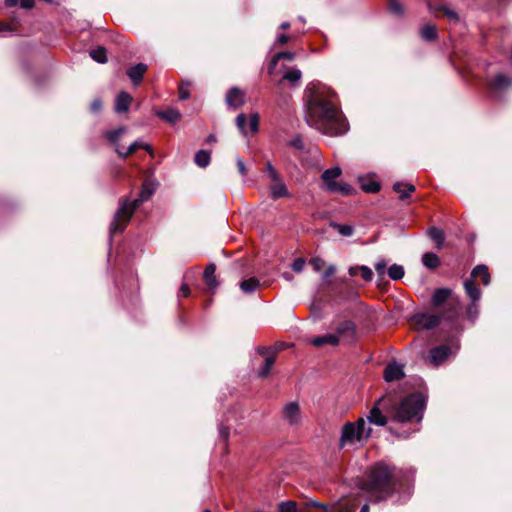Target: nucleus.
I'll return each mask as SVG.
<instances>
[{
    "mask_svg": "<svg viewBox=\"0 0 512 512\" xmlns=\"http://www.w3.org/2000/svg\"><path fill=\"white\" fill-rule=\"evenodd\" d=\"M336 94L309 84L304 91L307 122L325 134L336 136L346 133L348 123L335 103Z\"/></svg>",
    "mask_w": 512,
    "mask_h": 512,
    "instance_id": "1",
    "label": "nucleus"
},
{
    "mask_svg": "<svg viewBox=\"0 0 512 512\" xmlns=\"http://www.w3.org/2000/svg\"><path fill=\"white\" fill-rule=\"evenodd\" d=\"M397 482L396 467L379 462L369 468L366 478L360 481L359 488L371 501L380 502L395 492Z\"/></svg>",
    "mask_w": 512,
    "mask_h": 512,
    "instance_id": "2",
    "label": "nucleus"
},
{
    "mask_svg": "<svg viewBox=\"0 0 512 512\" xmlns=\"http://www.w3.org/2000/svg\"><path fill=\"white\" fill-rule=\"evenodd\" d=\"M425 409V399L421 393H413L403 398L390 410V417L399 423H420Z\"/></svg>",
    "mask_w": 512,
    "mask_h": 512,
    "instance_id": "3",
    "label": "nucleus"
},
{
    "mask_svg": "<svg viewBox=\"0 0 512 512\" xmlns=\"http://www.w3.org/2000/svg\"><path fill=\"white\" fill-rule=\"evenodd\" d=\"M371 432L372 429L366 424L364 418H359L355 422H346L341 428L339 447L342 449L347 446L363 445L370 437Z\"/></svg>",
    "mask_w": 512,
    "mask_h": 512,
    "instance_id": "4",
    "label": "nucleus"
},
{
    "mask_svg": "<svg viewBox=\"0 0 512 512\" xmlns=\"http://www.w3.org/2000/svg\"><path fill=\"white\" fill-rule=\"evenodd\" d=\"M151 194H140L138 199L130 201L125 198L121 203L120 207L115 213L114 219L110 225V234L113 235L118 232H122L125 229L126 224L129 222L135 209L144 201L149 199Z\"/></svg>",
    "mask_w": 512,
    "mask_h": 512,
    "instance_id": "5",
    "label": "nucleus"
},
{
    "mask_svg": "<svg viewBox=\"0 0 512 512\" xmlns=\"http://www.w3.org/2000/svg\"><path fill=\"white\" fill-rule=\"evenodd\" d=\"M263 173L270 182V192H288L281 175L270 161L265 163Z\"/></svg>",
    "mask_w": 512,
    "mask_h": 512,
    "instance_id": "6",
    "label": "nucleus"
},
{
    "mask_svg": "<svg viewBox=\"0 0 512 512\" xmlns=\"http://www.w3.org/2000/svg\"><path fill=\"white\" fill-rule=\"evenodd\" d=\"M511 86L512 78L502 73L496 74L495 77L487 83L488 91L494 97L499 96L502 92H505Z\"/></svg>",
    "mask_w": 512,
    "mask_h": 512,
    "instance_id": "7",
    "label": "nucleus"
},
{
    "mask_svg": "<svg viewBox=\"0 0 512 512\" xmlns=\"http://www.w3.org/2000/svg\"><path fill=\"white\" fill-rule=\"evenodd\" d=\"M452 354V349L448 345H440L432 348L429 352L427 362L432 366H439L444 363Z\"/></svg>",
    "mask_w": 512,
    "mask_h": 512,
    "instance_id": "8",
    "label": "nucleus"
},
{
    "mask_svg": "<svg viewBox=\"0 0 512 512\" xmlns=\"http://www.w3.org/2000/svg\"><path fill=\"white\" fill-rule=\"evenodd\" d=\"M441 315L434 313H417L413 316L414 324L420 329H432L439 325Z\"/></svg>",
    "mask_w": 512,
    "mask_h": 512,
    "instance_id": "9",
    "label": "nucleus"
},
{
    "mask_svg": "<svg viewBox=\"0 0 512 512\" xmlns=\"http://www.w3.org/2000/svg\"><path fill=\"white\" fill-rule=\"evenodd\" d=\"M226 105L233 109H238L245 104V93L238 87H231L225 97Z\"/></svg>",
    "mask_w": 512,
    "mask_h": 512,
    "instance_id": "10",
    "label": "nucleus"
},
{
    "mask_svg": "<svg viewBox=\"0 0 512 512\" xmlns=\"http://www.w3.org/2000/svg\"><path fill=\"white\" fill-rule=\"evenodd\" d=\"M258 351L260 354L265 356V359L262 366L258 370L257 375L260 378H266L275 363L276 353L266 348H261Z\"/></svg>",
    "mask_w": 512,
    "mask_h": 512,
    "instance_id": "11",
    "label": "nucleus"
},
{
    "mask_svg": "<svg viewBox=\"0 0 512 512\" xmlns=\"http://www.w3.org/2000/svg\"><path fill=\"white\" fill-rule=\"evenodd\" d=\"M357 180L363 192H380L382 188L381 183L375 179V175H360Z\"/></svg>",
    "mask_w": 512,
    "mask_h": 512,
    "instance_id": "12",
    "label": "nucleus"
},
{
    "mask_svg": "<svg viewBox=\"0 0 512 512\" xmlns=\"http://www.w3.org/2000/svg\"><path fill=\"white\" fill-rule=\"evenodd\" d=\"M359 502L360 499L357 495H350L347 498H342L332 507L335 512H354Z\"/></svg>",
    "mask_w": 512,
    "mask_h": 512,
    "instance_id": "13",
    "label": "nucleus"
},
{
    "mask_svg": "<svg viewBox=\"0 0 512 512\" xmlns=\"http://www.w3.org/2000/svg\"><path fill=\"white\" fill-rule=\"evenodd\" d=\"M341 173L342 170L338 166L327 169L322 173L321 179L330 192L336 190L338 187V183L335 181V179L338 178Z\"/></svg>",
    "mask_w": 512,
    "mask_h": 512,
    "instance_id": "14",
    "label": "nucleus"
},
{
    "mask_svg": "<svg viewBox=\"0 0 512 512\" xmlns=\"http://www.w3.org/2000/svg\"><path fill=\"white\" fill-rule=\"evenodd\" d=\"M404 376H405V374H404L403 365H401V364H399L397 362L389 363L385 367L384 379L387 382H392V381L400 380Z\"/></svg>",
    "mask_w": 512,
    "mask_h": 512,
    "instance_id": "15",
    "label": "nucleus"
},
{
    "mask_svg": "<svg viewBox=\"0 0 512 512\" xmlns=\"http://www.w3.org/2000/svg\"><path fill=\"white\" fill-rule=\"evenodd\" d=\"M382 403H385L384 398H380L376 402L375 406L370 410L367 416V420L369 423H373L377 426H384L387 423V417L382 414L379 408V405H381Z\"/></svg>",
    "mask_w": 512,
    "mask_h": 512,
    "instance_id": "16",
    "label": "nucleus"
},
{
    "mask_svg": "<svg viewBox=\"0 0 512 512\" xmlns=\"http://www.w3.org/2000/svg\"><path fill=\"white\" fill-rule=\"evenodd\" d=\"M148 66L144 63H138L130 67L126 74L132 81L134 86H138L143 81L144 74L146 73Z\"/></svg>",
    "mask_w": 512,
    "mask_h": 512,
    "instance_id": "17",
    "label": "nucleus"
},
{
    "mask_svg": "<svg viewBox=\"0 0 512 512\" xmlns=\"http://www.w3.org/2000/svg\"><path fill=\"white\" fill-rule=\"evenodd\" d=\"M284 419L290 424L295 425L300 420V409L296 402H290L283 409Z\"/></svg>",
    "mask_w": 512,
    "mask_h": 512,
    "instance_id": "18",
    "label": "nucleus"
},
{
    "mask_svg": "<svg viewBox=\"0 0 512 512\" xmlns=\"http://www.w3.org/2000/svg\"><path fill=\"white\" fill-rule=\"evenodd\" d=\"M138 149H144L146 150L151 156H153V148L152 146L144 143L143 141L141 140H136L134 143H132L128 148L127 150L124 152L120 149H117L116 152L117 154L126 159L127 157L131 156L132 154H134Z\"/></svg>",
    "mask_w": 512,
    "mask_h": 512,
    "instance_id": "19",
    "label": "nucleus"
},
{
    "mask_svg": "<svg viewBox=\"0 0 512 512\" xmlns=\"http://www.w3.org/2000/svg\"><path fill=\"white\" fill-rule=\"evenodd\" d=\"M133 98L125 91H121L115 101V111L118 113L127 112Z\"/></svg>",
    "mask_w": 512,
    "mask_h": 512,
    "instance_id": "20",
    "label": "nucleus"
},
{
    "mask_svg": "<svg viewBox=\"0 0 512 512\" xmlns=\"http://www.w3.org/2000/svg\"><path fill=\"white\" fill-rule=\"evenodd\" d=\"M452 296V291L448 288H439L436 289L432 295V305L434 307H439L447 300H449Z\"/></svg>",
    "mask_w": 512,
    "mask_h": 512,
    "instance_id": "21",
    "label": "nucleus"
},
{
    "mask_svg": "<svg viewBox=\"0 0 512 512\" xmlns=\"http://www.w3.org/2000/svg\"><path fill=\"white\" fill-rule=\"evenodd\" d=\"M310 343L315 347H322L324 345L336 346L339 344V338L335 334H326L311 339Z\"/></svg>",
    "mask_w": 512,
    "mask_h": 512,
    "instance_id": "22",
    "label": "nucleus"
},
{
    "mask_svg": "<svg viewBox=\"0 0 512 512\" xmlns=\"http://www.w3.org/2000/svg\"><path fill=\"white\" fill-rule=\"evenodd\" d=\"M157 117L160 119L170 123L174 124L181 118V113L174 108H168L166 110H160L156 112Z\"/></svg>",
    "mask_w": 512,
    "mask_h": 512,
    "instance_id": "23",
    "label": "nucleus"
},
{
    "mask_svg": "<svg viewBox=\"0 0 512 512\" xmlns=\"http://www.w3.org/2000/svg\"><path fill=\"white\" fill-rule=\"evenodd\" d=\"M465 291L472 302H478L481 298V291L476 286L473 279H467L464 282Z\"/></svg>",
    "mask_w": 512,
    "mask_h": 512,
    "instance_id": "24",
    "label": "nucleus"
},
{
    "mask_svg": "<svg viewBox=\"0 0 512 512\" xmlns=\"http://www.w3.org/2000/svg\"><path fill=\"white\" fill-rule=\"evenodd\" d=\"M420 36L427 42H433L438 38L437 28L433 24H425L420 29Z\"/></svg>",
    "mask_w": 512,
    "mask_h": 512,
    "instance_id": "25",
    "label": "nucleus"
},
{
    "mask_svg": "<svg viewBox=\"0 0 512 512\" xmlns=\"http://www.w3.org/2000/svg\"><path fill=\"white\" fill-rule=\"evenodd\" d=\"M429 238L436 243V247L440 249L445 241V234L443 230L437 227H431L427 230Z\"/></svg>",
    "mask_w": 512,
    "mask_h": 512,
    "instance_id": "26",
    "label": "nucleus"
},
{
    "mask_svg": "<svg viewBox=\"0 0 512 512\" xmlns=\"http://www.w3.org/2000/svg\"><path fill=\"white\" fill-rule=\"evenodd\" d=\"M211 161V152L208 150H199L194 156V162L200 168H206Z\"/></svg>",
    "mask_w": 512,
    "mask_h": 512,
    "instance_id": "27",
    "label": "nucleus"
},
{
    "mask_svg": "<svg viewBox=\"0 0 512 512\" xmlns=\"http://www.w3.org/2000/svg\"><path fill=\"white\" fill-rule=\"evenodd\" d=\"M472 278H481L484 285H488L490 282V274L488 268L485 265L476 266L471 272Z\"/></svg>",
    "mask_w": 512,
    "mask_h": 512,
    "instance_id": "28",
    "label": "nucleus"
},
{
    "mask_svg": "<svg viewBox=\"0 0 512 512\" xmlns=\"http://www.w3.org/2000/svg\"><path fill=\"white\" fill-rule=\"evenodd\" d=\"M215 271L216 266L213 263L209 264L204 271V280L211 289H215L218 285L215 277Z\"/></svg>",
    "mask_w": 512,
    "mask_h": 512,
    "instance_id": "29",
    "label": "nucleus"
},
{
    "mask_svg": "<svg viewBox=\"0 0 512 512\" xmlns=\"http://www.w3.org/2000/svg\"><path fill=\"white\" fill-rule=\"evenodd\" d=\"M422 263L429 269H435L440 265V259L435 253L427 252L422 256Z\"/></svg>",
    "mask_w": 512,
    "mask_h": 512,
    "instance_id": "30",
    "label": "nucleus"
},
{
    "mask_svg": "<svg viewBox=\"0 0 512 512\" xmlns=\"http://www.w3.org/2000/svg\"><path fill=\"white\" fill-rule=\"evenodd\" d=\"M338 338L349 335L352 336L354 333V324L351 321H343L336 328Z\"/></svg>",
    "mask_w": 512,
    "mask_h": 512,
    "instance_id": "31",
    "label": "nucleus"
},
{
    "mask_svg": "<svg viewBox=\"0 0 512 512\" xmlns=\"http://www.w3.org/2000/svg\"><path fill=\"white\" fill-rule=\"evenodd\" d=\"M259 285V280L255 277H251L247 280L242 281L240 283V288L245 293H252L259 287Z\"/></svg>",
    "mask_w": 512,
    "mask_h": 512,
    "instance_id": "32",
    "label": "nucleus"
},
{
    "mask_svg": "<svg viewBox=\"0 0 512 512\" xmlns=\"http://www.w3.org/2000/svg\"><path fill=\"white\" fill-rule=\"evenodd\" d=\"M107 51L104 47L102 46H99L97 47L96 49H93L90 51V57L98 62V63H101V64H104L107 62V55H106Z\"/></svg>",
    "mask_w": 512,
    "mask_h": 512,
    "instance_id": "33",
    "label": "nucleus"
},
{
    "mask_svg": "<svg viewBox=\"0 0 512 512\" xmlns=\"http://www.w3.org/2000/svg\"><path fill=\"white\" fill-rule=\"evenodd\" d=\"M416 186L410 182L398 181L393 184V192H415Z\"/></svg>",
    "mask_w": 512,
    "mask_h": 512,
    "instance_id": "34",
    "label": "nucleus"
},
{
    "mask_svg": "<svg viewBox=\"0 0 512 512\" xmlns=\"http://www.w3.org/2000/svg\"><path fill=\"white\" fill-rule=\"evenodd\" d=\"M388 11L395 16H402L404 8L398 0H387Z\"/></svg>",
    "mask_w": 512,
    "mask_h": 512,
    "instance_id": "35",
    "label": "nucleus"
},
{
    "mask_svg": "<svg viewBox=\"0 0 512 512\" xmlns=\"http://www.w3.org/2000/svg\"><path fill=\"white\" fill-rule=\"evenodd\" d=\"M404 268L401 265L393 264L388 268V276L392 280H400L404 276Z\"/></svg>",
    "mask_w": 512,
    "mask_h": 512,
    "instance_id": "36",
    "label": "nucleus"
},
{
    "mask_svg": "<svg viewBox=\"0 0 512 512\" xmlns=\"http://www.w3.org/2000/svg\"><path fill=\"white\" fill-rule=\"evenodd\" d=\"M301 77H302V73L299 69H292V70L287 71L284 74L283 80H287L292 85H296L299 83Z\"/></svg>",
    "mask_w": 512,
    "mask_h": 512,
    "instance_id": "37",
    "label": "nucleus"
},
{
    "mask_svg": "<svg viewBox=\"0 0 512 512\" xmlns=\"http://www.w3.org/2000/svg\"><path fill=\"white\" fill-rule=\"evenodd\" d=\"M191 85V82L190 81H181L180 84H179V87H178V94H179V99L184 101V100H187L190 98V92H189V87Z\"/></svg>",
    "mask_w": 512,
    "mask_h": 512,
    "instance_id": "38",
    "label": "nucleus"
},
{
    "mask_svg": "<svg viewBox=\"0 0 512 512\" xmlns=\"http://www.w3.org/2000/svg\"><path fill=\"white\" fill-rule=\"evenodd\" d=\"M435 11L442 12V14L447 17L449 20L453 22L459 21V15L454 10L446 7V6H438Z\"/></svg>",
    "mask_w": 512,
    "mask_h": 512,
    "instance_id": "39",
    "label": "nucleus"
},
{
    "mask_svg": "<svg viewBox=\"0 0 512 512\" xmlns=\"http://www.w3.org/2000/svg\"><path fill=\"white\" fill-rule=\"evenodd\" d=\"M158 186L159 183L149 176L143 181L142 190L140 192H155Z\"/></svg>",
    "mask_w": 512,
    "mask_h": 512,
    "instance_id": "40",
    "label": "nucleus"
},
{
    "mask_svg": "<svg viewBox=\"0 0 512 512\" xmlns=\"http://www.w3.org/2000/svg\"><path fill=\"white\" fill-rule=\"evenodd\" d=\"M125 130V127H119L117 129L107 131L105 136L109 142L116 143Z\"/></svg>",
    "mask_w": 512,
    "mask_h": 512,
    "instance_id": "41",
    "label": "nucleus"
},
{
    "mask_svg": "<svg viewBox=\"0 0 512 512\" xmlns=\"http://www.w3.org/2000/svg\"><path fill=\"white\" fill-rule=\"evenodd\" d=\"M466 314L469 320L475 321L479 315V308L477 302H472L466 309Z\"/></svg>",
    "mask_w": 512,
    "mask_h": 512,
    "instance_id": "42",
    "label": "nucleus"
},
{
    "mask_svg": "<svg viewBox=\"0 0 512 512\" xmlns=\"http://www.w3.org/2000/svg\"><path fill=\"white\" fill-rule=\"evenodd\" d=\"M332 227L335 228L342 236L349 237L353 234V227L350 225L332 224Z\"/></svg>",
    "mask_w": 512,
    "mask_h": 512,
    "instance_id": "43",
    "label": "nucleus"
},
{
    "mask_svg": "<svg viewBox=\"0 0 512 512\" xmlns=\"http://www.w3.org/2000/svg\"><path fill=\"white\" fill-rule=\"evenodd\" d=\"M289 145L296 150L302 151L304 149V142L301 135H296L290 142Z\"/></svg>",
    "mask_w": 512,
    "mask_h": 512,
    "instance_id": "44",
    "label": "nucleus"
},
{
    "mask_svg": "<svg viewBox=\"0 0 512 512\" xmlns=\"http://www.w3.org/2000/svg\"><path fill=\"white\" fill-rule=\"evenodd\" d=\"M361 277L366 281L370 282L373 278V272L372 270L365 265L359 266Z\"/></svg>",
    "mask_w": 512,
    "mask_h": 512,
    "instance_id": "45",
    "label": "nucleus"
},
{
    "mask_svg": "<svg viewBox=\"0 0 512 512\" xmlns=\"http://www.w3.org/2000/svg\"><path fill=\"white\" fill-rule=\"evenodd\" d=\"M259 115L257 113L252 114L250 117L249 128L252 133H256L259 130Z\"/></svg>",
    "mask_w": 512,
    "mask_h": 512,
    "instance_id": "46",
    "label": "nucleus"
},
{
    "mask_svg": "<svg viewBox=\"0 0 512 512\" xmlns=\"http://www.w3.org/2000/svg\"><path fill=\"white\" fill-rule=\"evenodd\" d=\"M246 124H247V116L244 113L239 114L236 117V125L242 133H245Z\"/></svg>",
    "mask_w": 512,
    "mask_h": 512,
    "instance_id": "47",
    "label": "nucleus"
},
{
    "mask_svg": "<svg viewBox=\"0 0 512 512\" xmlns=\"http://www.w3.org/2000/svg\"><path fill=\"white\" fill-rule=\"evenodd\" d=\"M386 266H387V262L385 261V259H379L375 263L374 267H375V270H376V272H377L379 277H383L384 276Z\"/></svg>",
    "mask_w": 512,
    "mask_h": 512,
    "instance_id": "48",
    "label": "nucleus"
},
{
    "mask_svg": "<svg viewBox=\"0 0 512 512\" xmlns=\"http://www.w3.org/2000/svg\"><path fill=\"white\" fill-rule=\"evenodd\" d=\"M304 266H305V260L303 258H297L291 264L292 269L296 273L302 272L304 269Z\"/></svg>",
    "mask_w": 512,
    "mask_h": 512,
    "instance_id": "49",
    "label": "nucleus"
},
{
    "mask_svg": "<svg viewBox=\"0 0 512 512\" xmlns=\"http://www.w3.org/2000/svg\"><path fill=\"white\" fill-rule=\"evenodd\" d=\"M294 58H295V54L292 52H289V51H282V52L276 53V59H279V60L284 59V60L292 61Z\"/></svg>",
    "mask_w": 512,
    "mask_h": 512,
    "instance_id": "50",
    "label": "nucleus"
},
{
    "mask_svg": "<svg viewBox=\"0 0 512 512\" xmlns=\"http://www.w3.org/2000/svg\"><path fill=\"white\" fill-rule=\"evenodd\" d=\"M102 109V101L100 99H94L90 104V111L92 113H98Z\"/></svg>",
    "mask_w": 512,
    "mask_h": 512,
    "instance_id": "51",
    "label": "nucleus"
},
{
    "mask_svg": "<svg viewBox=\"0 0 512 512\" xmlns=\"http://www.w3.org/2000/svg\"><path fill=\"white\" fill-rule=\"evenodd\" d=\"M16 31V27L12 24L0 21V32H13Z\"/></svg>",
    "mask_w": 512,
    "mask_h": 512,
    "instance_id": "52",
    "label": "nucleus"
},
{
    "mask_svg": "<svg viewBox=\"0 0 512 512\" xmlns=\"http://www.w3.org/2000/svg\"><path fill=\"white\" fill-rule=\"evenodd\" d=\"M306 506H311V507H318V508H321L323 509L324 511H328L329 510V507L323 503H320L316 500H310L306 503Z\"/></svg>",
    "mask_w": 512,
    "mask_h": 512,
    "instance_id": "53",
    "label": "nucleus"
},
{
    "mask_svg": "<svg viewBox=\"0 0 512 512\" xmlns=\"http://www.w3.org/2000/svg\"><path fill=\"white\" fill-rule=\"evenodd\" d=\"M310 264L314 267L316 271H320L324 265V262L320 258H313L310 260Z\"/></svg>",
    "mask_w": 512,
    "mask_h": 512,
    "instance_id": "54",
    "label": "nucleus"
},
{
    "mask_svg": "<svg viewBox=\"0 0 512 512\" xmlns=\"http://www.w3.org/2000/svg\"><path fill=\"white\" fill-rule=\"evenodd\" d=\"M354 189L349 184H338V187L333 192H353Z\"/></svg>",
    "mask_w": 512,
    "mask_h": 512,
    "instance_id": "55",
    "label": "nucleus"
},
{
    "mask_svg": "<svg viewBox=\"0 0 512 512\" xmlns=\"http://www.w3.org/2000/svg\"><path fill=\"white\" fill-rule=\"evenodd\" d=\"M237 169H238V172L242 176H245L247 174V169H246L245 163L243 162V160L241 158L237 159Z\"/></svg>",
    "mask_w": 512,
    "mask_h": 512,
    "instance_id": "56",
    "label": "nucleus"
},
{
    "mask_svg": "<svg viewBox=\"0 0 512 512\" xmlns=\"http://www.w3.org/2000/svg\"><path fill=\"white\" fill-rule=\"evenodd\" d=\"M278 61H279V59H276V54H275L268 65V73L269 74L273 73V71L275 70V68L278 64Z\"/></svg>",
    "mask_w": 512,
    "mask_h": 512,
    "instance_id": "57",
    "label": "nucleus"
},
{
    "mask_svg": "<svg viewBox=\"0 0 512 512\" xmlns=\"http://www.w3.org/2000/svg\"><path fill=\"white\" fill-rule=\"evenodd\" d=\"M20 6L24 9H31L34 7L35 0H19Z\"/></svg>",
    "mask_w": 512,
    "mask_h": 512,
    "instance_id": "58",
    "label": "nucleus"
},
{
    "mask_svg": "<svg viewBox=\"0 0 512 512\" xmlns=\"http://www.w3.org/2000/svg\"><path fill=\"white\" fill-rule=\"evenodd\" d=\"M335 271H336L335 266L330 265V266L326 269V271L324 272V274H323V279H327V278H329L330 276H332V275L335 273Z\"/></svg>",
    "mask_w": 512,
    "mask_h": 512,
    "instance_id": "59",
    "label": "nucleus"
},
{
    "mask_svg": "<svg viewBox=\"0 0 512 512\" xmlns=\"http://www.w3.org/2000/svg\"><path fill=\"white\" fill-rule=\"evenodd\" d=\"M453 302H454L453 308H452L453 315L451 316V318L455 317L461 309V305H460V302L458 299L453 300Z\"/></svg>",
    "mask_w": 512,
    "mask_h": 512,
    "instance_id": "60",
    "label": "nucleus"
},
{
    "mask_svg": "<svg viewBox=\"0 0 512 512\" xmlns=\"http://www.w3.org/2000/svg\"><path fill=\"white\" fill-rule=\"evenodd\" d=\"M289 40H290V37L286 34H280L277 38V42L280 45H285L286 43H288Z\"/></svg>",
    "mask_w": 512,
    "mask_h": 512,
    "instance_id": "61",
    "label": "nucleus"
},
{
    "mask_svg": "<svg viewBox=\"0 0 512 512\" xmlns=\"http://www.w3.org/2000/svg\"><path fill=\"white\" fill-rule=\"evenodd\" d=\"M180 296L187 297L189 295V287L186 284H182L179 289Z\"/></svg>",
    "mask_w": 512,
    "mask_h": 512,
    "instance_id": "62",
    "label": "nucleus"
},
{
    "mask_svg": "<svg viewBox=\"0 0 512 512\" xmlns=\"http://www.w3.org/2000/svg\"><path fill=\"white\" fill-rule=\"evenodd\" d=\"M360 272L359 266H354L349 268L350 276H356Z\"/></svg>",
    "mask_w": 512,
    "mask_h": 512,
    "instance_id": "63",
    "label": "nucleus"
},
{
    "mask_svg": "<svg viewBox=\"0 0 512 512\" xmlns=\"http://www.w3.org/2000/svg\"><path fill=\"white\" fill-rule=\"evenodd\" d=\"M19 0H5V4L8 7H14L18 4Z\"/></svg>",
    "mask_w": 512,
    "mask_h": 512,
    "instance_id": "64",
    "label": "nucleus"
}]
</instances>
